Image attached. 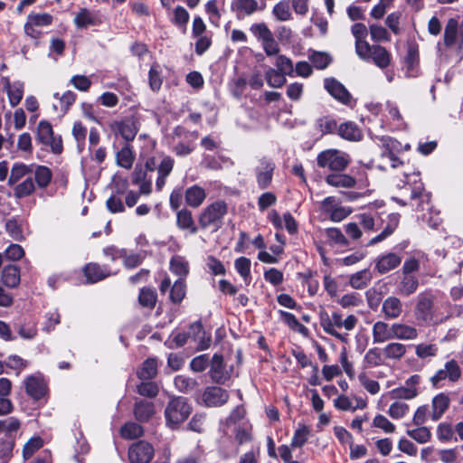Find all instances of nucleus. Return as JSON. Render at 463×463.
Segmentation results:
<instances>
[{
    "label": "nucleus",
    "mask_w": 463,
    "mask_h": 463,
    "mask_svg": "<svg viewBox=\"0 0 463 463\" xmlns=\"http://www.w3.org/2000/svg\"><path fill=\"white\" fill-rule=\"evenodd\" d=\"M383 158L388 161L392 168H402L401 175H396V178L398 179L396 186L398 188L402 189L408 186V190H410V197L411 200L420 198L422 203L426 202L429 203V194L424 193L423 184L420 181L419 172H416L408 164L405 165L391 151L383 153Z\"/></svg>",
    "instance_id": "1"
},
{
    "label": "nucleus",
    "mask_w": 463,
    "mask_h": 463,
    "mask_svg": "<svg viewBox=\"0 0 463 463\" xmlns=\"http://www.w3.org/2000/svg\"><path fill=\"white\" fill-rule=\"evenodd\" d=\"M400 218V214L396 213L388 214L385 219H375L369 213H361L357 215V219L359 220V223L364 234H370L382 228V232L376 236L371 238L365 243V246L372 247L391 236L398 228Z\"/></svg>",
    "instance_id": "2"
},
{
    "label": "nucleus",
    "mask_w": 463,
    "mask_h": 463,
    "mask_svg": "<svg viewBox=\"0 0 463 463\" xmlns=\"http://www.w3.org/2000/svg\"><path fill=\"white\" fill-rule=\"evenodd\" d=\"M358 318L354 315H349L344 319L342 315L337 312H334L332 316H329L326 312L320 314V326L323 330L343 343L348 341V335L340 333L339 329L345 328L346 331H352L356 326Z\"/></svg>",
    "instance_id": "3"
},
{
    "label": "nucleus",
    "mask_w": 463,
    "mask_h": 463,
    "mask_svg": "<svg viewBox=\"0 0 463 463\" xmlns=\"http://www.w3.org/2000/svg\"><path fill=\"white\" fill-rule=\"evenodd\" d=\"M193 408L184 397H174L166 404L165 418L166 426L176 429L185 421L192 413Z\"/></svg>",
    "instance_id": "4"
},
{
    "label": "nucleus",
    "mask_w": 463,
    "mask_h": 463,
    "mask_svg": "<svg viewBox=\"0 0 463 463\" xmlns=\"http://www.w3.org/2000/svg\"><path fill=\"white\" fill-rule=\"evenodd\" d=\"M317 165L331 171H344L350 163L349 156L337 149H328L318 154Z\"/></svg>",
    "instance_id": "5"
},
{
    "label": "nucleus",
    "mask_w": 463,
    "mask_h": 463,
    "mask_svg": "<svg viewBox=\"0 0 463 463\" xmlns=\"http://www.w3.org/2000/svg\"><path fill=\"white\" fill-rule=\"evenodd\" d=\"M462 376L460 365L455 359H451L444 364V366L439 369L434 375L430 377V383L435 388H442L445 382L455 383Z\"/></svg>",
    "instance_id": "6"
},
{
    "label": "nucleus",
    "mask_w": 463,
    "mask_h": 463,
    "mask_svg": "<svg viewBox=\"0 0 463 463\" xmlns=\"http://www.w3.org/2000/svg\"><path fill=\"white\" fill-rule=\"evenodd\" d=\"M435 296L430 290L420 292L416 298L414 316L419 323L428 324L434 317Z\"/></svg>",
    "instance_id": "7"
},
{
    "label": "nucleus",
    "mask_w": 463,
    "mask_h": 463,
    "mask_svg": "<svg viewBox=\"0 0 463 463\" xmlns=\"http://www.w3.org/2000/svg\"><path fill=\"white\" fill-rule=\"evenodd\" d=\"M227 213V204L223 201H216L201 213L199 224L203 229L210 226L220 227L222 220Z\"/></svg>",
    "instance_id": "8"
},
{
    "label": "nucleus",
    "mask_w": 463,
    "mask_h": 463,
    "mask_svg": "<svg viewBox=\"0 0 463 463\" xmlns=\"http://www.w3.org/2000/svg\"><path fill=\"white\" fill-rule=\"evenodd\" d=\"M36 139L46 148H50L54 154L62 151V140L60 136H54L51 123L45 120L40 121L37 126Z\"/></svg>",
    "instance_id": "9"
},
{
    "label": "nucleus",
    "mask_w": 463,
    "mask_h": 463,
    "mask_svg": "<svg viewBox=\"0 0 463 463\" xmlns=\"http://www.w3.org/2000/svg\"><path fill=\"white\" fill-rule=\"evenodd\" d=\"M275 167V163L271 158L263 156L259 159L258 165L254 168V174L260 189L265 190L271 184Z\"/></svg>",
    "instance_id": "10"
},
{
    "label": "nucleus",
    "mask_w": 463,
    "mask_h": 463,
    "mask_svg": "<svg viewBox=\"0 0 463 463\" xmlns=\"http://www.w3.org/2000/svg\"><path fill=\"white\" fill-rule=\"evenodd\" d=\"M357 55L364 61L372 60L373 63L381 69L387 68L392 59L390 52L381 45L368 44V50L364 52V54Z\"/></svg>",
    "instance_id": "11"
},
{
    "label": "nucleus",
    "mask_w": 463,
    "mask_h": 463,
    "mask_svg": "<svg viewBox=\"0 0 463 463\" xmlns=\"http://www.w3.org/2000/svg\"><path fill=\"white\" fill-rule=\"evenodd\" d=\"M229 392L218 386H209L202 393L203 404L206 407H221L229 400Z\"/></svg>",
    "instance_id": "12"
},
{
    "label": "nucleus",
    "mask_w": 463,
    "mask_h": 463,
    "mask_svg": "<svg viewBox=\"0 0 463 463\" xmlns=\"http://www.w3.org/2000/svg\"><path fill=\"white\" fill-rule=\"evenodd\" d=\"M153 456L154 448L144 440L132 444L128 449V458L131 463H148Z\"/></svg>",
    "instance_id": "13"
},
{
    "label": "nucleus",
    "mask_w": 463,
    "mask_h": 463,
    "mask_svg": "<svg viewBox=\"0 0 463 463\" xmlns=\"http://www.w3.org/2000/svg\"><path fill=\"white\" fill-rule=\"evenodd\" d=\"M110 130L116 135L120 136L127 142L134 140L138 128L133 118H126L119 121H114L110 124Z\"/></svg>",
    "instance_id": "14"
},
{
    "label": "nucleus",
    "mask_w": 463,
    "mask_h": 463,
    "mask_svg": "<svg viewBox=\"0 0 463 463\" xmlns=\"http://www.w3.org/2000/svg\"><path fill=\"white\" fill-rule=\"evenodd\" d=\"M232 367L227 369L223 364L222 354H215L212 358L210 376L217 383H226L232 376Z\"/></svg>",
    "instance_id": "15"
},
{
    "label": "nucleus",
    "mask_w": 463,
    "mask_h": 463,
    "mask_svg": "<svg viewBox=\"0 0 463 463\" xmlns=\"http://www.w3.org/2000/svg\"><path fill=\"white\" fill-rule=\"evenodd\" d=\"M324 87L336 100L345 105L350 103L351 95L340 81L334 78H326L324 80Z\"/></svg>",
    "instance_id": "16"
},
{
    "label": "nucleus",
    "mask_w": 463,
    "mask_h": 463,
    "mask_svg": "<svg viewBox=\"0 0 463 463\" xmlns=\"http://www.w3.org/2000/svg\"><path fill=\"white\" fill-rule=\"evenodd\" d=\"M26 393L34 400L42 399L46 392V386L41 375H29L24 380Z\"/></svg>",
    "instance_id": "17"
},
{
    "label": "nucleus",
    "mask_w": 463,
    "mask_h": 463,
    "mask_svg": "<svg viewBox=\"0 0 463 463\" xmlns=\"http://www.w3.org/2000/svg\"><path fill=\"white\" fill-rule=\"evenodd\" d=\"M402 262V257L394 252L379 255L375 259V269L380 274H385L396 269Z\"/></svg>",
    "instance_id": "18"
},
{
    "label": "nucleus",
    "mask_w": 463,
    "mask_h": 463,
    "mask_svg": "<svg viewBox=\"0 0 463 463\" xmlns=\"http://www.w3.org/2000/svg\"><path fill=\"white\" fill-rule=\"evenodd\" d=\"M460 37H463V24H458L455 18L449 19L444 31L445 45L447 47L455 45Z\"/></svg>",
    "instance_id": "19"
},
{
    "label": "nucleus",
    "mask_w": 463,
    "mask_h": 463,
    "mask_svg": "<svg viewBox=\"0 0 463 463\" xmlns=\"http://www.w3.org/2000/svg\"><path fill=\"white\" fill-rule=\"evenodd\" d=\"M373 340L375 344L384 343L393 339V324L389 325L383 321H377L373 324Z\"/></svg>",
    "instance_id": "20"
},
{
    "label": "nucleus",
    "mask_w": 463,
    "mask_h": 463,
    "mask_svg": "<svg viewBox=\"0 0 463 463\" xmlns=\"http://www.w3.org/2000/svg\"><path fill=\"white\" fill-rule=\"evenodd\" d=\"M83 271L89 283L99 282L111 275V271L107 266H100L97 263L87 264Z\"/></svg>",
    "instance_id": "21"
},
{
    "label": "nucleus",
    "mask_w": 463,
    "mask_h": 463,
    "mask_svg": "<svg viewBox=\"0 0 463 463\" xmlns=\"http://www.w3.org/2000/svg\"><path fill=\"white\" fill-rule=\"evenodd\" d=\"M382 312L387 319H396L402 313V303L400 298L394 296L386 298L382 306Z\"/></svg>",
    "instance_id": "22"
},
{
    "label": "nucleus",
    "mask_w": 463,
    "mask_h": 463,
    "mask_svg": "<svg viewBox=\"0 0 463 463\" xmlns=\"http://www.w3.org/2000/svg\"><path fill=\"white\" fill-rule=\"evenodd\" d=\"M2 283L9 288H17L21 281L20 269L16 265H6L2 270L1 277Z\"/></svg>",
    "instance_id": "23"
},
{
    "label": "nucleus",
    "mask_w": 463,
    "mask_h": 463,
    "mask_svg": "<svg viewBox=\"0 0 463 463\" xmlns=\"http://www.w3.org/2000/svg\"><path fill=\"white\" fill-rule=\"evenodd\" d=\"M352 33L355 38V52L356 54H364V52L368 50V43L365 38L368 34L366 26L364 24H354L352 26Z\"/></svg>",
    "instance_id": "24"
},
{
    "label": "nucleus",
    "mask_w": 463,
    "mask_h": 463,
    "mask_svg": "<svg viewBox=\"0 0 463 463\" xmlns=\"http://www.w3.org/2000/svg\"><path fill=\"white\" fill-rule=\"evenodd\" d=\"M419 287V279L415 275L402 274V278L397 286V292L402 296H411L416 292Z\"/></svg>",
    "instance_id": "25"
},
{
    "label": "nucleus",
    "mask_w": 463,
    "mask_h": 463,
    "mask_svg": "<svg viewBox=\"0 0 463 463\" xmlns=\"http://www.w3.org/2000/svg\"><path fill=\"white\" fill-rule=\"evenodd\" d=\"M186 203L194 208L199 207L206 198V194L203 188L194 184L186 189L185 194Z\"/></svg>",
    "instance_id": "26"
},
{
    "label": "nucleus",
    "mask_w": 463,
    "mask_h": 463,
    "mask_svg": "<svg viewBox=\"0 0 463 463\" xmlns=\"http://www.w3.org/2000/svg\"><path fill=\"white\" fill-rule=\"evenodd\" d=\"M337 130L342 138L349 141H360L363 137L361 129L352 121L341 124Z\"/></svg>",
    "instance_id": "27"
},
{
    "label": "nucleus",
    "mask_w": 463,
    "mask_h": 463,
    "mask_svg": "<svg viewBox=\"0 0 463 463\" xmlns=\"http://www.w3.org/2000/svg\"><path fill=\"white\" fill-rule=\"evenodd\" d=\"M450 403L449 396L443 392L439 393L432 399L431 418L433 420H439L444 412L448 410Z\"/></svg>",
    "instance_id": "28"
},
{
    "label": "nucleus",
    "mask_w": 463,
    "mask_h": 463,
    "mask_svg": "<svg viewBox=\"0 0 463 463\" xmlns=\"http://www.w3.org/2000/svg\"><path fill=\"white\" fill-rule=\"evenodd\" d=\"M328 185L336 188H352L355 185V179L346 174H330L326 177Z\"/></svg>",
    "instance_id": "29"
},
{
    "label": "nucleus",
    "mask_w": 463,
    "mask_h": 463,
    "mask_svg": "<svg viewBox=\"0 0 463 463\" xmlns=\"http://www.w3.org/2000/svg\"><path fill=\"white\" fill-rule=\"evenodd\" d=\"M418 330L410 325L393 323V339L414 340L418 337Z\"/></svg>",
    "instance_id": "30"
},
{
    "label": "nucleus",
    "mask_w": 463,
    "mask_h": 463,
    "mask_svg": "<svg viewBox=\"0 0 463 463\" xmlns=\"http://www.w3.org/2000/svg\"><path fill=\"white\" fill-rule=\"evenodd\" d=\"M188 337L193 338L196 341L197 338H200L197 348L199 350H204L209 347L211 338L208 336L205 338V332L203 331V326L200 322L193 323L188 330Z\"/></svg>",
    "instance_id": "31"
},
{
    "label": "nucleus",
    "mask_w": 463,
    "mask_h": 463,
    "mask_svg": "<svg viewBox=\"0 0 463 463\" xmlns=\"http://www.w3.org/2000/svg\"><path fill=\"white\" fill-rule=\"evenodd\" d=\"M155 413V405L152 402L137 401L135 403L134 414L137 420L147 421Z\"/></svg>",
    "instance_id": "32"
},
{
    "label": "nucleus",
    "mask_w": 463,
    "mask_h": 463,
    "mask_svg": "<svg viewBox=\"0 0 463 463\" xmlns=\"http://www.w3.org/2000/svg\"><path fill=\"white\" fill-rule=\"evenodd\" d=\"M5 88L7 92L10 105L12 107L17 106L21 102L24 96V83L21 81H14L13 83L7 81L5 85Z\"/></svg>",
    "instance_id": "33"
},
{
    "label": "nucleus",
    "mask_w": 463,
    "mask_h": 463,
    "mask_svg": "<svg viewBox=\"0 0 463 463\" xmlns=\"http://www.w3.org/2000/svg\"><path fill=\"white\" fill-rule=\"evenodd\" d=\"M232 9L237 14V16L250 15L258 9L256 0H233Z\"/></svg>",
    "instance_id": "34"
},
{
    "label": "nucleus",
    "mask_w": 463,
    "mask_h": 463,
    "mask_svg": "<svg viewBox=\"0 0 463 463\" xmlns=\"http://www.w3.org/2000/svg\"><path fill=\"white\" fill-rule=\"evenodd\" d=\"M33 165H27L23 163H15L12 168L8 178V184L14 185L24 176L33 174Z\"/></svg>",
    "instance_id": "35"
},
{
    "label": "nucleus",
    "mask_w": 463,
    "mask_h": 463,
    "mask_svg": "<svg viewBox=\"0 0 463 463\" xmlns=\"http://www.w3.org/2000/svg\"><path fill=\"white\" fill-rule=\"evenodd\" d=\"M372 278L373 276L370 269H364L351 275L349 284L353 288L362 289L369 285Z\"/></svg>",
    "instance_id": "36"
},
{
    "label": "nucleus",
    "mask_w": 463,
    "mask_h": 463,
    "mask_svg": "<svg viewBox=\"0 0 463 463\" xmlns=\"http://www.w3.org/2000/svg\"><path fill=\"white\" fill-rule=\"evenodd\" d=\"M176 224L181 230H188L193 234L197 232L192 213L186 209L180 210L177 213Z\"/></svg>",
    "instance_id": "37"
},
{
    "label": "nucleus",
    "mask_w": 463,
    "mask_h": 463,
    "mask_svg": "<svg viewBox=\"0 0 463 463\" xmlns=\"http://www.w3.org/2000/svg\"><path fill=\"white\" fill-rule=\"evenodd\" d=\"M280 317L282 321L292 330L307 336L308 335V329L298 322L296 316L292 313L280 310L279 311Z\"/></svg>",
    "instance_id": "38"
},
{
    "label": "nucleus",
    "mask_w": 463,
    "mask_h": 463,
    "mask_svg": "<svg viewBox=\"0 0 463 463\" xmlns=\"http://www.w3.org/2000/svg\"><path fill=\"white\" fill-rule=\"evenodd\" d=\"M34 179L39 188H46L51 183L52 174L49 167L44 165H34Z\"/></svg>",
    "instance_id": "39"
},
{
    "label": "nucleus",
    "mask_w": 463,
    "mask_h": 463,
    "mask_svg": "<svg viewBox=\"0 0 463 463\" xmlns=\"http://www.w3.org/2000/svg\"><path fill=\"white\" fill-rule=\"evenodd\" d=\"M116 159L119 166L130 169L135 161V154L130 146L126 145L117 153Z\"/></svg>",
    "instance_id": "40"
},
{
    "label": "nucleus",
    "mask_w": 463,
    "mask_h": 463,
    "mask_svg": "<svg viewBox=\"0 0 463 463\" xmlns=\"http://www.w3.org/2000/svg\"><path fill=\"white\" fill-rule=\"evenodd\" d=\"M234 268L239 275L243 279L246 284H249L251 280L250 276V268L251 262L250 260L246 257H240L234 261Z\"/></svg>",
    "instance_id": "41"
},
{
    "label": "nucleus",
    "mask_w": 463,
    "mask_h": 463,
    "mask_svg": "<svg viewBox=\"0 0 463 463\" xmlns=\"http://www.w3.org/2000/svg\"><path fill=\"white\" fill-rule=\"evenodd\" d=\"M383 352L386 358L399 360L404 356L406 353V346L402 343L392 342L386 345Z\"/></svg>",
    "instance_id": "42"
},
{
    "label": "nucleus",
    "mask_w": 463,
    "mask_h": 463,
    "mask_svg": "<svg viewBox=\"0 0 463 463\" xmlns=\"http://www.w3.org/2000/svg\"><path fill=\"white\" fill-rule=\"evenodd\" d=\"M14 439L13 436L5 437L0 439V463H8L13 457Z\"/></svg>",
    "instance_id": "43"
},
{
    "label": "nucleus",
    "mask_w": 463,
    "mask_h": 463,
    "mask_svg": "<svg viewBox=\"0 0 463 463\" xmlns=\"http://www.w3.org/2000/svg\"><path fill=\"white\" fill-rule=\"evenodd\" d=\"M272 14L276 20L286 22L292 19L290 6L287 1H280L272 8Z\"/></svg>",
    "instance_id": "44"
},
{
    "label": "nucleus",
    "mask_w": 463,
    "mask_h": 463,
    "mask_svg": "<svg viewBox=\"0 0 463 463\" xmlns=\"http://www.w3.org/2000/svg\"><path fill=\"white\" fill-rule=\"evenodd\" d=\"M157 363L156 359H146L141 368L137 372V375L141 380H150L156 375Z\"/></svg>",
    "instance_id": "45"
},
{
    "label": "nucleus",
    "mask_w": 463,
    "mask_h": 463,
    "mask_svg": "<svg viewBox=\"0 0 463 463\" xmlns=\"http://www.w3.org/2000/svg\"><path fill=\"white\" fill-rule=\"evenodd\" d=\"M386 109L388 111L389 118L392 121L396 128L403 129L407 128V124L403 119V117L400 112V109L395 104L388 101L386 103Z\"/></svg>",
    "instance_id": "46"
},
{
    "label": "nucleus",
    "mask_w": 463,
    "mask_h": 463,
    "mask_svg": "<svg viewBox=\"0 0 463 463\" xmlns=\"http://www.w3.org/2000/svg\"><path fill=\"white\" fill-rule=\"evenodd\" d=\"M170 269L173 273L179 276L180 279H184L189 272V265L184 258L181 256H175L171 259Z\"/></svg>",
    "instance_id": "47"
},
{
    "label": "nucleus",
    "mask_w": 463,
    "mask_h": 463,
    "mask_svg": "<svg viewBox=\"0 0 463 463\" xmlns=\"http://www.w3.org/2000/svg\"><path fill=\"white\" fill-rule=\"evenodd\" d=\"M251 425L246 421L235 426V439L239 444L247 443L251 440Z\"/></svg>",
    "instance_id": "48"
},
{
    "label": "nucleus",
    "mask_w": 463,
    "mask_h": 463,
    "mask_svg": "<svg viewBox=\"0 0 463 463\" xmlns=\"http://www.w3.org/2000/svg\"><path fill=\"white\" fill-rule=\"evenodd\" d=\"M161 69L160 65L158 63H154L148 71V83L150 86V89L153 91H157L160 90L163 79L161 76Z\"/></svg>",
    "instance_id": "49"
},
{
    "label": "nucleus",
    "mask_w": 463,
    "mask_h": 463,
    "mask_svg": "<svg viewBox=\"0 0 463 463\" xmlns=\"http://www.w3.org/2000/svg\"><path fill=\"white\" fill-rule=\"evenodd\" d=\"M198 385L196 380L184 376V375H177L175 378V386L176 389L184 393H188L194 391Z\"/></svg>",
    "instance_id": "50"
},
{
    "label": "nucleus",
    "mask_w": 463,
    "mask_h": 463,
    "mask_svg": "<svg viewBox=\"0 0 463 463\" xmlns=\"http://www.w3.org/2000/svg\"><path fill=\"white\" fill-rule=\"evenodd\" d=\"M35 190V185L31 176H28L24 181L18 184L14 190L16 198H24L31 195Z\"/></svg>",
    "instance_id": "51"
},
{
    "label": "nucleus",
    "mask_w": 463,
    "mask_h": 463,
    "mask_svg": "<svg viewBox=\"0 0 463 463\" xmlns=\"http://www.w3.org/2000/svg\"><path fill=\"white\" fill-rule=\"evenodd\" d=\"M410 411V406L401 401L392 402L389 410L387 411L388 415L393 420H400L405 417Z\"/></svg>",
    "instance_id": "52"
},
{
    "label": "nucleus",
    "mask_w": 463,
    "mask_h": 463,
    "mask_svg": "<svg viewBox=\"0 0 463 463\" xmlns=\"http://www.w3.org/2000/svg\"><path fill=\"white\" fill-rule=\"evenodd\" d=\"M143 434V428L136 422H127L120 429V435L127 439H137Z\"/></svg>",
    "instance_id": "53"
},
{
    "label": "nucleus",
    "mask_w": 463,
    "mask_h": 463,
    "mask_svg": "<svg viewBox=\"0 0 463 463\" xmlns=\"http://www.w3.org/2000/svg\"><path fill=\"white\" fill-rule=\"evenodd\" d=\"M74 24L78 28H86L90 25H94L95 16L88 9H81L74 17Z\"/></svg>",
    "instance_id": "54"
},
{
    "label": "nucleus",
    "mask_w": 463,
    "mask_h": 463,
    "mask_svg": "<svg viewBox=\"0 0 463 463\" xmlns=\"http://www.w3.org/2000/svg\"><path fill=\"white\" fill-rule=\"evenodd\" d=\"M250 32L260 43L273 34L268 25L262 22L252 24L250 27Z\"/></svg>",
    "instance_id": "55"
},
{
    "label": "nucleus",
    "mask_w": 463,
    "mask_h": 463,
    "mask_svg": "<svg viewBox=\"0 0 463 463\" xmlns=\"http://www.w3.org/2000/svg\"><path fill=\"white\" fill-rule=\"evenodd\" d=\"M157 295L155 289L143 288L138 296L139 304L143 307L153 308L156 305Z\"/></svg>",
    "instance_id": "56"
},
{
    "label": "nucleus",
    "mask_w": 463,
    "mask_h": 463,
    "mask_svg": "<svg viewBox=\"0 0 463 463\" xmlns=\"http://www.w3.org/2000/svg\"><path fill=\"white\" fill-rule=\"evenodd\" d=\"M310 435V430L306 425L299 426L293 435L290 446L292 448H301L307 441Z\"/></svg>",
    "instance_id": "57"
},
{
    "label": "nucleus",
    "mask_w": 463,
    "mask_h": 463,
    "mask_svg": "<svg viewBox=\"0 0 463 463\" xmlns=\"http://www.w3.org/2000/svg\"><path fill=\"white\" fill-rule=\"evenodd\" d=\"M438 352L436 344H419L415 346V354L420 359L435 357Z\"/></svg>",
    "instance_id": "58"
},
{
    "label": "nucleus",
    "mask_w": 463,
    "mask_h": 463,
    "mask_svg": "<svg viewBox=\"0 0 463 463\" xmlns=\"http://www.w3.org/2000/svg\"><path fill=\"white\" fill-rule=\"evenodd\" d=\"M392 398L400 400H412L419 394L418 389H412L406 384L404 386L395 388L390 392Z\"/></svg>",
    "instance_id": "59"
},
{
    "label": "nucleus",
    "mask_w": 463,
    "mask_h": 463,
    "mask_svg": "<svg viewBox=\"0 0 463 463\" xmlns=\"http://www.w3.org/2000/svg\"><path fill=\"white\" fill-rule=\"evenodd\" d=\"M265 78L268 85L272 88H279L286 83L285 74L275 69H269Z\"/></svg>",
    "instance_id": "60"
},
{
    "label": "nucleus",
    "mask_w": 463,
    "mask_h": 463,
    "mask_svg": "<svg viewBox=\"0 0 463 463\" xmlns=\"http://www.w3.org/2000/svg\"><path fill=\"white\" fill-rule=\"evenodd\" d=\"M326 236L330 241L335 245L347 246L349 241L338 228H327L325 230Z\"/></svg>",
    "instance_id": "61"
},
{
    "label": "nucleus",
    "mask_w": 463,
    "mask_h": 463,
    "mask_svg": "<svg viewBox=\"0 0 463 463\" xmlns=\"http://www.w3.org/2000/svg\"><path fill=\"white\" fill-rule=\"evenodd\" d=\"M308 58L317 70L326 69L331 62L330 56L326 52L313 51Z\"/></svg>",
    "instance_id": "62"
},
{
    "label": "nucleus",
    "mask_w": 463,
    "mask_h": 463,
    "mask_svg": "<svg viewBox=\"0 0 463 463\" xmlns=\"http://www.w3.org/2000/svg\"><path fill=\"white\" fill-rule=\"evenodd\" d=\"M364 363L366 367H375L383 364V360L380 349L376 347L369 349L364 357Z\"/></svg>",
    "instance_id": "63"
},
{
    "label": "nucleus",
    "mask_w": 463,
    "mask_h": 463,
    "mask_svg": "<svg viewBox=\"0 0 463 463\" xmlns=\"http://www.w3.org/2000/svg\"><path fill=\"white\" fill-rule=\"evenodd\" d=\"M43 445V439L39 437L29 439L23 449V457L24 460L30 458Z\"/></svg>",
    "instance_id": "64"
}]
</instances>
